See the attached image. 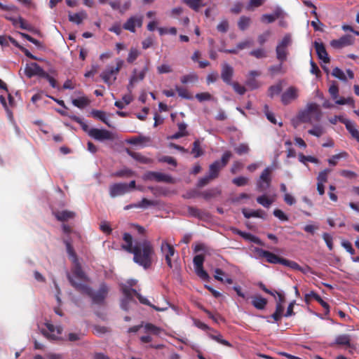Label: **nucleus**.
Listing matches in <instances>:
<instances>
[{
  "instance_id": "20e7f679",
  "label": "nucleus",
  "mask_w": 359,
  "mask_h": 359,
  "mask_svg": "<svg viewBox=\"0 0 359 359\" xmlns=\"http://www.w3.org/2000/svg\"><path fill=\"white\" fill-rule=\"evenodd\" d=\"M123 65V61L118 60L116 67H108L100 74L103 81L108 86H111L116 80V76L120 72Z\"/></svg>"
},
{
  "instance_id": "c756f323",
  "label": "nucleus",
  "mask_w": 359,
  "mask_h": 359,
  "mask_svg": "<svg viewBox=\"0 0 359 359\" xmlns=\"http://www.w3.org/2000/svg\"><path fill=\"white\" fill-rule=\"evenodd\" d=\"M87 16L88 15L86 11H81L74 14L69 15V20L77 25H80L84 19L87 18Z\"/></svg>"
},
{
  "instance_id": "f704fd0d",
  "label": "nucleus",
  "mask_w": 359,
  "mask_h": 359,
  "mask_svg": "<svg viewBox=\"0 0 359 359\" xmlns=\"http://www.w3.org/2000/svg\"><path fill=\"white\" fill-rule=\"evenodd\" d=\"M251 24V19L249 17L242 15L238 22V27L240 30L245 31L247 29Z\"/></svg>"
},
{
  "instance_id": "9b49d317",
  "label": "nucleus",
  "mask_w": 359,
  "mask_h": 359,
  "mask_svg": "<svg viewBox=\"0 0 359 359\" xmlns=\"http://www.w3.org/2000/svg\"><path fill=\"white\" fill-rule=\"evenodd\" d=\"M255 252L260 257L266 258V261L271 264H280L283 265L285 258L280 257L273 252L261 249L256 248Z\"/></svg>"
},
{
  "instance_id": "7c9ffc66",
  "label": "nucleus",
  "mask_w": 359,
  "mask_h": 359,
  "mask_svg": "<svg viewBox=\"0 0 359 359\" xmlns=\"http://www.w3.org/2000/svg\"><path fill=\"white\" fill-rule=\"evenodd\" d=\"M91 115L93 117L97 118V119L100 120L101 121H102L108 127H109V128L112 127L111 126V124L109 123V122L106 116V113L104 111H101V110L93 109L91 111Z\"/></svg>"
},
{
  "instance_id": "a211bd4d",
  "label": "nucleus",
  "mask_w": 359,
  "mask_h": 359,
  "mask_svg": "<svg viewBox=\"0 0 359 359\" xmlns=\"http://www.w3.org/2000/svg\"><path fill=\"white\" fill-rule=\"evenodd\" d=\"M298 97L297 90L294 87L288 88L281 95V102L284 105H287Z\"/></svg>"
},
{
  "instance_id": "79ce46f5",
  "label": "nucleus",
  "mask_w": 359,
  "mask_h": 359,
  "mask_svg": "<svg viewBox=\"0 0 359 359\" xmlns=\"http://www.w3.org/2000/svg\"><path fill=\"white\" fill-rule=\"evenodd\" d=\"M184 2L191 9L196 11H198L201 7L204 6L203 0H184Z\"/></svg>"
},
{
  "instance_id": "e433bc0d",
  "label": "nucleus",
  "mask_w": 359,
  "mask_h": 359,
  "mask_svg": "<svg viewBox=\"0 0 359 359\" xmlns=\"http://www.w3.org/2000/svg\"><path fill=\"white\" fill-rule=\"evenodd\" d=\"M198 80V76L195 73H190L189 74L184 75L181 77L180 81L183 84H187L189 83H195Z\"/></svg>"
},
{
  "instance_id": "aec40b11",
  "label": "nucleus",
  "mask_w": 359,
  "mask_h": 359,
  "mask_svg": "<svg viewBox=\"0 0 359 359\" xmlns=\"http://www.w3.org/2000/svg\"><path fill=\"white\" fill-rule=\"evenodd\" d=\"M53 215L60 222H67L69 219H74L76 217V213L70 210H55L53 211Z\"/></svg>"
},
{
  "instance_id": "39448f33",
  "label": "nucleus",
  "mask_w": 359,
  "mask_h": 359,
  "mask_svg": "<svg viewBox=\"0 0 359 359\" xmlns=\"http://www.w3.org/2000/svg\"><path fill=\"white\" fill-rule=\"evenodd\" d=\"M271 172L272 170L268 167L261 173L257 182V189L259 191H265L270 187L271 183Z\"/></svg>"
},
{
  "instance_id": "423d86ee",
  "label": "nucleus",
  "mask_w": 359,
  "mask_h": 359,
  "mask_svg": "<svg viewBox=\"0 0 359 359\" xmlns=\"http://www.w3.org/2000/svg\"><path fill=\"white\" fill-rule=\"evenodd\" d=\"M122 291H123L124 296H126V298L128 299L129 300H133V296L135 295L138 299V300L140 301V302L141 304L149 306L154 308L156 311H163V309H160L158 307H156V306L151 304L147 298L142 296L135 289L125 287H123Z\"/></svg>"
},
{
  "instance_id": "f8f14e48",
  "label": "nucleus",
  "mask_w": 359,
  "mask_h": 359,
  "mask_svg": "<svg viewBox=\"0 0 359 359\" xmlns=\"http://www.w3.org/2000/svg\"><path fill=\"white\" fill-rule=\"evenodd\" d=\"M234 74L233 68L226 62L222 64L221 66V79L226 85H231L233 81L232 79Z\"/></svg>"
},
{
  "instance_id": "c03bdc74",
  "label": "nucleus",
  "mask_w": 359,
  "mask_h": 359,
  "mask_svg": "<svg viewBox=\"0 0 359 359\" xmlns=\"http://www.w3.org/2000/svg\"><path fill=\"white\" fill-rule=\"evenodd\" d=\"M234 151L238 155L241 156L248 154L250 151V147L247 144L241 143L234 148Z\"/></svg>"
},
{
  "instance_id": "c85d7f7f",
  "label": "nucleus",
  "mask_w": 359,
  "mask_h": 359,
  "mask_svg": "<svg viewBox=\"0 0 359 359\" xmlns=\"http://www.w3.org/2000/svg\"><path fill=\"white\" fill-rule=\"evenodd\" d=\"M252 305L258 310H263L265 309L268 301L266 298L260 295L254 296L252 297Z\"/></svg>"
},
{
  "instance_id": "2f4dec72",
  "label": "nucleus",
  "mask_w": 359,
  "mask_h": 359,
  "mask_svg": "<svg viewBox=\"0 0 359 359\" xmlns=\"http://www.w3.org/2000/svg\"><path fill=\"white\" fill-rule=\"evenodd\" d=\"M191 154L194 155V158H198L203 155L204 151L201 147V142L199 140H196L194 142Z\"/></svg>"
},
{
  "instance_id": "4c0bfd02",
  "label": "nucleus",
  "mask_w": 359,
  "mask_h": 359,
  "mask_svg": "<svg viewBox=\"0 0 359 359\" xmlns=\"http://www.w3.org/2000/svg\"><path fill=\"white\" fill-rule=\"evenodd\" d=\"M175 90L177 92L179 96L181 97L182 98L186 100H191L193 98V96L189 92V90L184 87L176 86Z\"/></svg>"
},
{
  "instance_id": "6e6552de",
  "label": "nucleus",
  "mask_w": 359,
  "mask_h": 359,
  "mask_svg": "<svg viewBox=\"0 0 359 359\" xmlns=\"http://www.w3.org/2000/svg\"><path fill=\"white\" fill-rule=\"evenodd\" d=\"M149 71V61H147L143 69L138 72L137 69H134L133 71L132 76H130L129 83L128 85V90L131 92L135 83L143 81L145 78L146 74Z\"/></svg>"
},
{
  "instance_id": "69168bd1",
  "label": "nucleus",
  "mask_w": 359,
  "mask_h": 359,
  "mask_svg": "<svg viewBox=\"0 0 359 359\" xmlns=\"http://www.w3.org/2000/svg\"><path fill=\"white\" fill-rule=\"evenodd\" d=\"M234 90V91L238 95H243L246 92V88L241 86L238 82L234 81L230 85Z\"/></svg>"
},
{
  "instance_id": "8fccbe9b",
  "label": "nucleus",
  "mask_w": 359,
  "mask_h": 359,
  "mask_svg": "<svg viewBox=\"0 0 359 359\" xmlns=\"http://www.w3.org/2000/svg\"><path fill=\"white\" fill-rule=\"evenodd\" d=\"M69 117L72 120L79 123L81 126L83 130L88 134V132L91 128H89L88 124H86L80 117L76 116L75 115L70 116Z\"/></svg>"
},
{
  "instance_id": "f3484780",
  "label": "nucleus",
  "mask_w": 359,
  "mask_h": 359,
  "mask_svg": "<svg viewBox=\"0 0 359 359\" xmlns=\"http://www.w3.org/2000/svg\"><path fill=\"white\" fill-rule=\"evenodd\" d=\"M354 38L351 35H344L339 39H334L330 42V45L334 48H341L343 47L353 44Z\"/></svg>"
},
{
  "instance_id": "7ed1b4c3",
  "label": "nucleus",
  "mask_w": 359,
  "mask_h": 359,
  "mask_svg": "<svg viewBox=\"0 0 359 359\" xmlns=\"http://www.w3.org/2000/svg\"><path fill=\"white\" fill-rule=\"evenodd\" d=\"M322 112L318 104L312 102L307 104L306 108L298 114V119L302 123H311L312 120L319 121Z\"/></svg>"
},
{
  "instance_id": "f257e3e1",
  "label": "nucleus",
  "mask_w": 359,
  "mask_h": 359,
  "mask_svg": "<svg viewBox=\"0 0 359 359\" xmlns=\"http://www.w3.org/2000/svg\"><path fill=\"white\" fill-rule=\"evenodd\" d=\"M133 254V261L144 269L150 268L152 265L154 248L147 239L135 242V248L131 252Z\"/></svg>"
},
{
  "instance_id": "dca6fc26",
  "label": "nucleus",
  "mask_w": 359,
  "mask_h": 359,
  "mask_svg": "<svg viewBox=\"0 0 359 359\" xmlns=\"http://www.w3.org/2000/svg\"><path fill=\"white\" fill-rule=\"evenodd\" d=\"M126 193H128L126 183H115L109 187V194L112 198L123 195Z\"/></svg>"
},
{
  "instance_id": "6e6d98bb",
  "label": "nucleus",
  "mask_w": 359,
  "mask_h": 359,
  "mask_svg": "<svg viewBox=\"0 0 359 359\" xmlns=\"http://www.w3.org/2000/svg\"><path fill=\"white\" fill-rule=\"evenodd\" d=\"M282 91V85L281 83H279L276 85H273L269 87V95L271 97H273L274 95H279Z\"/></svg>"
},
{
  "instance_id": "3c124183",
  "label": "nucleus",
  "mask_w": 359,
  "mask_h": 359,
  "mask_svg": "<svg viewBox=\"0 0 359 359\" xmlns=\"http://www.w3.org/2000/svg\"><path fill=\"white\" fill-rule=\"evenodd\" d=\"M348 156V154L346 151H342L338 154L333 155L330 158L328 159V163L331 165H336L337 164V160L341 158H346Z\"/></svg>"
},
{
  "instance_id": "680f3d73",
  "label": "nucleus",
  "mask_w": 359,
  "mask_h": 359,
  "mask_svg": "<svg viewBox=\"0 0 359 359\" xmlns=\"http://www.w3.org/2000/svg\"><path fill=\"white\" fill-rule=\"evenodd\" d=\"M308 133L311 135L319 137L323 135L324 130L320 126H315L312 129L309 130Z\"/></svg>"
},
{
  "instance_id": "cd10ccee",
  "label": "nucleus",
  "mask_w": 359,
  "mask_h": 359,
  "mask_svg": "<svg viewBox=\"0 0 359 359\" xmlns=\"http://www.w3.org/2000/svg\"><path fill=\"white\" fill-rule=\"evenodd\" d=\"M223 168L219 165V163L215 161L209 165L208 175L210 178H212L214 180L219 176L220 171Z\"/></svg>"
},
{
  "instance_id": "09e8293b",
  "label": "nucleus",
  "mask_w": 359,
  "mask_h": 359,
  "mask_svg": "<svg viewBox=\"0 0 359 359\" xmlns=\"http://www.w3.org/2000/svg\"><path fill=\"white\" fill-rule=\"evenodd\" d=\"M330 172L331 170L328 168L320 171L317 177L318 183L324 184V183L327 182L328 175Z\"/></svg>"
},
{
  "instance_id": "473e14b6",
  "label": "nucleus",
  "mask_w": 359,
  "mask_h": 359,
  "mask_svg": "<svg viewBox=\"0 0 359 359\" xmlns=\"http://www.w3.org/2000/svg\"><path fill=\"white\" fill-rule=\"evenodd\" d=\"M284 306L280 305V304H276V311L271 315V318L273 319L275 322H278L281 320L282 317L284 316Z\"/></svg>"
},
{
  "instance_id": "bf43d9fd",
  "label": "nucleus",
  "mask_w": 359,
  "mask_h": 359,
  "mask_svg": "<svg viewBox=\"0 0 359 359\" xmlns=\"http://www.w3.org/2000/svg\"><path fill=\"white\" fill-rule=\"evenodd\" d=\"M144 328L147 332H151L155 335H158L160 332L162 331V329L151 324V323H147L144 325Z\"/></svg>"
},
{
  "instance_id": "bb28decb",
  "label": "nucleus",
  "mask_w": 359,
  "mask_h": 359,
  "mask_svg": "<svg viewBox=\"0 0 359 359\" xmlns=\"http://www.w3.org/2000/svg\"><path fill=\"white\" fill-rule=\"evenodd\" d=\"M126 153L133 159L141 163L147 164L152 163V159L143 156L140 153L133 151L129 149H126Z\"/></svg>"
},
{
  "instance_id": "338daca9",
  "label": "nucleus",
  "mask_w": 359,
  "mask_h": 359,
  "mask_svg": "<svg viewBox=\"0 0 359 359\" xmlns=\"http://www.w3.org/2000/svg\"><path fill=\"white\" fill-rule=\"evenodd\" d=\"M250 55L253 56L257 59L263 58L266 57V53L263 48H258L256 50H252L250 52Z\"/></svg>"
},
{
  "instance_id": "f03ea898",
  "label": "nucleus",
  "mask_w": 359,
  "mask_h": 359,
  "mask_svg": "<svg viewBox=\"0 0 359 359\" xmlns=\"http://www.w3.org/2000/svg\"><path fill=\"white\" fill-rule=\"evenodd\" d=\"M68 280L78 292L90 297L93 304L100 306L105 304V299L109 290L108 285L105 283H102L100 285L99 289L97 291H93L86 284L76 282L70 276H68Z\"/></svg>"
},
{
  "instance_id": "603ef678",
  "label": "nucleus",
  "mask_w": 359,
  "mask_h": 359,
  "mask_svg": "<svg viewBox=\"0 0 359 359\" xmlns=\"http://www.w3.org/2000/svg\"><path fill=\"white\" fill-rule=\"evenodd\" d=\"M279 13H276L275 14H264L262 15L261 18V20L263 22L266 23H272L277 18H279Z\"/></svg>"
},
{
  "instance_id": "393cba45",
  "label": "nucleus",
  "mask_w": 359,
  "mask_h": 359,
  "mask_svg": "<svg viewBox=\"0 0 359 359\" xmlns=\"http://www.w3.org/2000/svg\"><path fill=\"white\" fill-rule=\"evenodd\" d=\"M242 213H243V216L248 219H249L250 217H258V218H262V219H266V212L261 209L256 210H248L246 208H243L242 210Z\"/></svg>"
},
{
  "instance_id": "4468645a",
  "label": "nucleus",
  "mask_w": 359,
  "mask_h": 359,
  "mask_svg": "<svg viewBox=\"0 0 359 359\" xmlns=\"http://www.w3.org/2000/svg\"><path fill=\"white\" fill-rule=\"evenodd\" d=\"M161 250L162 252L165 255V262L168 267L170 269H172V263L171 257H173L175 253V250L174 247L172 245L168 243L166 241H163L161 246Z\"/></svg>"
},
{
  "instance_id": "0e129e2a",
  "label": "nucleus",
  "mask_w": 359,
  "mask_h": 359,
  "mask_svg": "<svg viewBox=\"0 0 359 359\" xmlns=\"http://www.w3.org/2000/svg\"><path fill=\"white\" fill-rule=\"evenodd\" d=\"M283 265L289 266L290 268L297 270V271H303V268L294 261H290V260L284 259Z\"/></svg>"
},
{
  "instance_id": "412c9836",
  "label": "nucleus",
  "mask_w": 359,
  "mask_h": 359,
  "mask_svg": "<svg viewBox=\"0 0 359 359\" xmlns=\"http://www.w3.org/2000/svg\"><path fill=\"white\" fill-rule=\"evenodd\" d=\"M231 231L234 234L239 235L240 236H241L243 238H244L245 240L250 241H251L254 243H256L257 245H262V242L261 241V240L259 238H257V236H255L250 233L242 231L235 227H231Z\"/></svg>"
},
{
  "instance_id": "37998d69",
  "label": "nucleus",
  "mask_w": 359,
  "mask_h": 359,
  "mask_svg": "<svg viewBox=\"0 0 359 359\" xmlns=\"http://www.w3.org/2000/svg\"><path fill=\"white\" fill-rule=\"evenodd\" d=\"M351 339L348 334H341L336 337L335 344L338 345H350Z\"/></svg>"
},
{
  "instance_id": "ddd939ff",
  "label": "nucleus",
  "mask_w": 359,
  "mask_h": 359,
  "mask_svg": "<svg viewBox=\"0 0 359 359\" xmlns=\"http://www.w3.org/2000/svg\"><path fill=\"white\" fill-rule=\"evenodd\" d=\"M46 327L48 330H42V333L44 336L52 340L59 339L58 335L61 334L62 331V328L60 326L55 327L50 323H46Z\"/></svg>"
},
{
  "instance_id": "864d4df0",
  "label": "nucleus",
  "mask_w": 359,
  "mask_h": 359,
  "mask_svg": "<svg viewBox=\"0 0 359 359\" xmlns=\"http://www.w3.org/2000/svg\"><path fill=\"white\" fill-rule=\"evenodd\" d=\"M312 297L325 309L327 313L330 311L329 304L326 302H325L319 294L312 291Z\"/></svg>"
},
{
  "instance_id": "9d476101",
  "label": "nucleus",
  "mask_w": 359,
  "mask_h": 359,
  "mask_svg": "<svg viewBox=\"0 0 359 359\" xmlns=\"http://www.w3.org/2000/svg\"><path fill=\"white\" fill-rule=\"evenodd\" d=\"M143 23V16L133 15L130 17L123 25V29L130 31L132 33L136 32L135 27H141Z\"/></svg>"
},
{
  "instance_id": "1a4fd4ad",
  "label": "nucleus",
  "mask_w": 359,
  "mask_h": 359,
  "mask_svg": "<svg viewBox=\"0 0 359 359\" xmlns=\"http://www.w3.org/2000/svg\"><path fill=\"white\" fill-rule=\"evenodd\" d=\"M144 179L151 181L154 180L158 182H166L170 184L174 183V180L170 175L154 171L147 172L144 175Z\"/></svg>"
},
{
  "instance_id": "5fc2aeb1",
  "label": "nucleus",
  "mask_w": 359,
  "mask_h": 359,
  "mask_svg": "<svg viewBox=\"0 0 359 359\" xmlns=\"http://www.w3.org/2000/svg\"><path fill=\"white\" fill-rule=\"evenodd\" d=\"M140 55V52L135 48H131L127 57L128 63H133Z\"/></svg>"
},
{
  "instance_id": "e2e57ef3",
  "label": "nucleus",
  "mask_w": 359,
  "mask_h": 359,
  "mask_svg": "<svg viewBox=\"0 0 359 359\" xmlns=\"http://www.w3.org/2000/svg\"><path fill=\"white\" fill-rule=\"evenodd\" d=\"M292 39L290 34H286L282 40L278 43L277 46H280L282 48H287V47L291 44Z\"/></svg>"
},
{
  "instance_id": "a18cd8bd",
  "label": "nucleus",
  "mask_w": 359,
  "mask_h": 359,
  "mask_svg": "<svg viewBox=\"0 0 359 359\" xmlns=\"http://www.w3.org/2000/svg\"><path fill=\"white\" fill-rule=\"evenodd\" d=\"M257 202L264 208H269L273 203V201L266 195H262L257 198Z\"/></svg>"
},
{
  "instance_id": "6ab92c4d",
  "label": "nucleus",
  "mask_w": 359,
  "mask_h": 359,
  "mask_svg": "<svg viewBox=\"0 0 359 359\" xmlns=\"http://www.w3.org/2000/svg\"><path fill=\"white\" fill-rule=\"evenodd\" d=\"M313 46L316 49L318 57L324 63H329L330 62V59L325 49V45L321 42L320 43L315 41L313 43Z\"/></svg>"
},
{
  "instance_id": "c9c22d12",
  "label": "nucleus",
  "mask_w": 359,
  "mask_h": 359,
  "mask_svg": "<svg viewBox=\"0 0 359 359\" xmlns=\"http://www.w3.org/2000/svg\"><path fill=\"white\" fill-rule=\"evenodd\" d=\"M72 104L79 109H83L90 104V100L86 97H81L72 100Z\"/></svg>"
},
{
  "instance_id": "72a5a7b5",
  "label": "nucleus",
  "mask_w": 359,
  "mask_h": 359,
  "mask_svg": "<svg viewBox=\"0 0 359 359\" xmlns=\"http://www.w3.org/2000/svg\"><path fill=\"white\" fill-rule=\"evenodd\" d=\"M276 57L282 63L287 60L288 51L287 48L280 46L276 48Z\"/></svg>"
},
{
  "instance_id": "2eb2a0df",
  "label": "nucleus",
  "mask_w": 359,
  "mask_h": 359,
  "mask_svg": "<svg viewBox=\"0 0 359 359\" xmlns=\"http://www.w3.org/2000/svg\"><path fill=\"white\" fill-rule=\"evenodd\" d=\"M45 71L36 62H32L27 65L25 68V74L28 78H32L34 76L41 77L43 76Z\"/></svg>"
},
{
  "instance_id": "de8ad7c7",
  "label": "nucleus",
  "mask_w": 359,
  "mask_h": 359,
  "mask_svg": "<svg viewBox=\"0 0 359 359\" xmlns=\"http://www.w3.org/2000/svg\"><path fill=\"white\" fill-rule=\"evenodd\" d=\"M14 25L16 26L19 25L20 28L27 31H31L32 28V26L21 17H19L15 20Z\"/></svg>"
},
{
  "instance_id": "ea45409f",
  "label": "nucleus",
  "mask_w": 359,
  "mask_h": 359,
  "mask_svg": "<svg viewBox=\"0 0 359 359\" xmlns=\"http://www.w3.org/2000/svg\"><path fill=\"white\" fill-rule=\"evenodd\" d=\"M231 156H232L231 152L230 151H226L222 154V156L221 157V159L220 160H217L216 161H217L219 163V165L222 168H224L228 164V163H229L230 158H231Z\"/></svg>"
},
{
  "instance_id": "5701e85b",
  "label": "nucleus",
  "mask_w": 359,
  "mask_h": 359,
  "mask_svg": "<svg viewBox=\"0 0 359 359\" xmlns=\"http://www.w3.org/2000/svg\"><path fill=\"white\" fill-rule=\"evenodd\" d=\"M188 213L191 217L201 220H206L210 217V214L208 212L193 206L188 207Z\"/></svg>"
},
{
  "instance_id": "49530a36",
  "label": "nucleus",
  "mask_w": 359,
  "mask_h": 359,
  "mask_svg": "<svg viewBox=\"0 0 359 359\" xmlns=\"http://www.w3.org/2000/svg\"><path fill=\"white\" fill-rule=\"evenodd\" d=\"M209 337L212 339L216 341L217 342H218V343H219V344H222L224 346H228V347H231L232 346L231 344L229 341L222 339V336L219 333L216 334V335L212 334H210Z\"/></svg>"
},
{
  "instance_id": "774afa93",
  "label": "nucleus",
  "mask_w": 359,
  "mask_h": 359,
  "mask_svg": "<svg viewBox=\"0 0 359 359\" xmlns=\"http://www.w3.org/2000/svg\"><path fill=\"white\" fill-rule=\"evenodd\" d=\"M332 76L343 81H346V77L344 73V72L339 69V67H335L332 70Z\"/></svg>"
},
{
  "instance_id": "58836bf2",
  "label": "nucleus",
  "mask_w": 359,
  "mask_h": 359,
  "mask_svg": "<svg viewBox=\"0 0 359 359\" xmlns=\"http://www.w3.org/2000/svg\"><path fill=\"white\" fill-rule=\"evenodd\" d=\"M65 243L66 245L67 252L69 258L72 259V261L73 262H77V260H78L77 255L74 250L73 246L67 241H65Z\"/></svg>"
},
{
  "instance_id": "b1692460",
  "label": "nucleus",
  "mask_w": 359,
  "mask_h": 359,
  "mask_svg": "<svg viewBox=\"0 0 359 359\" xmlns=\"http://www.w3.org/2000/svg\"><path fill=\"white\" fill-rule=\"evenodd\" d=\"M73 263L74 264V266L72 269V276H71L70 274H67V276H70L76 282L77 281L75 280V278L78 279L80 281L86 280V276L83 271L82 270V268L79 262L77 261V262Z\"/></svg>"
},
{
  "instance_id": "a19ab883",
  "label": "nucleus",
  "mask_w": 359,
  "mask_h": 359,
  "mask_svg": "<svg viewBox=\"0 0 359 359\" xmlns=\"http://www.w3.org/2000/svg\"><path fill=\"white\" fill-rule=\"evenodd\" d=\"M221 194V191L217 188H213L209 190H207L202 193L203 198L206 200H208L211 198L216 197L217 196Z\"/></svg>"
},
{
  "instance_id": "0eeeda50",
  "label": "nucleus",
  "mask_w": 359,
  "mask_h": 359,
  "mask_svg": "<svg viewBox=\"0 0 359 359\" xmlns=\"http://www.w3.org/2000/svg\"><path fill=\"white\" fill-rule=\"evenodd\" d=\"M88 135L95 140L101 142L114 139L113 133L105 129L91 128L88 132Z\"/></svg>"
},
{
  "instance_id": "a878e982",
  "label": "nucleus",
  "mask_w": 359,
  "mask_h": 359,
  "mask_svg": "<svg viewBox=\"0 0 359 359\" xmlns=\"http://www.w3.org/2000/svg\"><path fill=\"white\" fill-rule=\"evenodd\" d=\"M123 240L125 243L121 245L122 249L129 253H131L135 248V244L133 245L132 236L129 233H124Z\"/></svg>"
},
{
  "instance_id": "052dcab7",
  "label": "nucleus",
  "mask_w": 359,
  "mask_h": 359,
  "mask_svg": "<svg viewBox=\"0 0 359 359\" xmlns=\"http://www.w3.org/2000/svg\"><path fill=\"white\" fill-rule=\"evenodd\" d=\"M205 256L203 255H197L194 257L193 262L196 269L203 267Z\"/></svg>"
},
{
  "instance_id": "13d9d810",
  "label": "nucleus",
  "mask_w": 359,
  "mask_h": 359,
  "mask_svg": "<svg viewBox=\"0 0 359 359\" xmlns=\"http://www.w3.org/2000/svg\"><path fill=\"white\" fill-rule=\"evenodd\" d=\"M135 172L128 168H125L123 170H118L114 174V176L123 177H132L133 176Z\"/></svg>"
},
{
  "instance_id": "4be33fe9",
  "label": "nucleus",
  "mask_w": 359,
  "mask_h": 359,
  "mask_svg": "<svg viewBox=\"0 0 359 359\" xmlns=\"http://www.w3.org/2000/svg\"><path fill=\"white\" fill-rule=\"evenodd\" d=\"M344 124L352 138L355 139L359 143V129L357 124L349 119L344 121Z\"/></svg>"
},
{
  "instance_id": "4d7b16f0",
  "label": "nucleus",
  "mask_w": 359,
  "mask_h": 359,
  "mask_svg": "<svg viewBox=\"0 0 359 359\" xmlns=\"http://www.w3.org/2000/svg\"><path fill=\"white\" fill-rule=\"evenodd\" d=\"M233 184L237 187H243L248 184L249 179L247 177L240 176L232 180Z\"/></svg>"
}]
</instances>
